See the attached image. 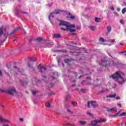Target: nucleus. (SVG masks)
Listing matches in <instances>:
<instances>
[{
    "label": "nucleus",
    "instance_id": "obj_32",
    "mask_svg": "<svg viewBox=\"0 0 126 126\" xmlns=\"http://www.w3.org/2000/svg\"><path fill=\"white\" fill-rule=\"evenodd\" d=\"M126 112H123L121 114H120L119 116L120 117H123L124 116H126Z\"/></svg>",
    "mask_w": 126,
    "mask_h": 126
},
{
    "label": "nucleus",
    "instance_id": "obj_9",
    "mask_svg": "<svg viewBox=\"0 0 126 126\" xmlns=\"http://www.w3.org/2000/svg\"><path fill=\"white\" fill-rule=\"evenodd\" d=\"M97 124H99V123H98V120L93 121L91 123V126H95Z\"/></svg>",
    "mask_w": 126,
    "mask_h": 126
},
{
    "label": "nucleus",
    "instance_id": "obj_18",
    "mask_svg": "<svg viewBox=\"0 0 126 126\" xmlns=\"http://www.w3.org/2000/svg\"><path fill=\"white\" fill-rule=\"evenodd\" d=\"M60 11H61L60 10L55 9L53 11V14H59V13H60Z\"/></svg>",
    "mask_w": 126,
    "mask_h": 126
},
{
    "label": "nucleus",
    "instance_id": "obj_59",
    "mask_svg": "<svg viewBox=\"0 0 126 126\" xmlns=\"http://www.w3.org/2000/svg\"><path fill=\"white\" fill-rule=\"evenodd\" d=\"M0 91H1V92H3L4 91V90H3L2 89H0Z\"/></svg>",
    "mask_w": 126,
    "mask_h": 126
},
{
    "label": "nucleus",
    "instance_id": "obj_20",
    "mask_svg": "<svg viewBox=\"0 0 126 126\" xmlns=\"http://www.w3.org/2000/svg\"><path fill=\"white\" fill-rule=\"evenodd\" d=\"M54 13L53 12L50 13L49 16V20L50 21H51V17H52L53 18H54V17H55V16L53 14Z\"/></svg>",
    "mask_w": 126,
    "mask_h": 126
},
{
    "label": "nucleus",
    "instance_id": "obj_53",
    "mask_svg": "<svg viewBox=\"0 0 126 126\" xmlns=\"http://www.w3.org/2000/svg\"><path fill=\"white\" fill-rule=\"evenodd\" d=\"M2 75V72H1V70H0V76H1Z\"/></svg>",
    "mask_w": 126,
    "mask_h": 126
},
{
    "label": "nucleus",
    "instance_id": "obj_24",
    "mask_svg": "<svg viewBox=\"0 0 126 126\" xmlns=\"http://www.w3.org/2000/svg\"><path fill=\"white\" fill-rule=\"evenodd\" d=\"M95 22H97V23L100 22V21H101V19H100V18L95 17Z\"/></svg>",
    "mask_w": 126,
    "mask_h": 126
},
{
    "label": "nucleus",
    "instance_id": "obj_4",
    "mask_svg": "<svg viewBox=\"0 0 126 126\" xmlns=\"http://www.w3.org/2000/svg\"><path fill=\"white\" fill-rule=\"evenodd\" d=\"M96 101H91L88 102V108H90V104L93 107V108H98L99 104H96Z\"/></svg>",
    "mask_w": 126,
    "mask_h": 126
},
{
    "label": "nucleus",
    "instance_id": "obj_51",
    "mask_svg": "<svg viewBox=\"0 0 126 126\" xmlns=\"http://www.w3.org/2000/svg\"><path fill=\"white\" fill-rule=\"evenodd\" d=\"M108 56H109V57H111V58H112V59H114L113 56H112V55H111V54H110V53H108Z\"/></svg>",
    "mask_w": 126,
    "mask_h": 126
},
{
    "label": "nucleus",
    "instance_id": "obj_61",
    "mask_svg": "<svg viewBox=\"0 0 126 126\" xmlns=\"http://www.w3.org/2000/svg\"><path fill=\"white\" fill-rule=\"evenodd\" d=\"M61 59H58V63H60V62H61Z\"/></svg>",
    "mask_w": 126,
    "mask_h": 126
},
{
    "label": "nucleus",
    "instance_id": "obj_19",
    "mask_svg": "<svg viewBox=\"0 0 126 126\" xmlns=\"http://www.w3.org/2000/svg\"><path fill=\"white\" fill-rule=\"evenodd\" d=\"M107 120L106 119H100L99 120H97V123H105Z\"/></svg>",
    "mask_w": 126,
    "mask_h": 126
},
{
    "label": "nucleus",
    "instance_id": "obj_29",
    "mask_svg": "<svg viewBox=\"0 0 126 126\" xmlns=\"http://www.w3.org/2000/svg\"><path fill=\"white\" fill-rule=\"evenodd\" d=\"M68 31H69L70 32H75V31H76V30L72 29H68Z\"/></svg>",
    "mask_w": 126,
    "mask_h": 126
},
{
    "label": "nucleus",
    "instance_id": "obj_38",
    "mask_svg": "<svg viewBox=\"0 0 126 126\" xmlns=\"http://www.w3.org/2000/svg\"><path fill=\"white\" fill-rule=\"evenodd\" d=\"M61 52H63V53H69L68 51H67V50H62Z\"/></svg>",
    "mask_w": 126,
    "mask_h": 126
},
{
    "label": "nucleus",
    "instance_id": "obj_56",
    "mask_svg": "<svg viewBox=\"0 0 126 126\" xmlns=\"http://www.w3.org/2000/svg\"><path fill=\"white\" fill-rule=\"evenodd\" d=\"M117 11H120V10H121V9H120V8H117Z\"/></svg>",
    "mask_w": 126,
    "mask_h": 126
},
{
    "label": "nucleus",
    "instance_id": "obj_52",
    "mask_svg": "<svg viewBox=\"0 0 126 126\" xmlns=\"http://www.w3.org/2000/svg\"><path fill=\"white\" fill-rule=\"evenodd\" d=\"M65 126H74V125H70V124H65Z\"/></svg>",
    "mask_w": 126,
    "mask_h": 126
},
{
    "label": "nucleus",
    "instance_id": "obj_27",
    "mask_svg": "<svg viewBox=\"0 0 126 126\" xmlns=\"http://www.w3.org/2000/svg\"><path fill=\"white\" fill-rule=\"evenodd\" d=\"M99 41L100 42H102V43H104L105 42V39H104V38L103 37H100L99 39Z\"/></svg>",
    "mask_w": 126,
    "mask_h": 126
},
{
    "label": "nucleus",
    "instance_id": "obj_7",
    "mask_svg": "<svg viewBox=\"0 0 126 126\" xmlns=\"http://www.w3.org/2000/svg\"><path fill=\"white\" fill-rule=\"evenodd\" d=\"M61 25H62L63 26H65L66 28H68V23L65 21H61L59 23V26H61Z\"/></svg>",
    "mask_w": 126,
    "mask_h": 126
},
{
    "label": "nucleus",
    "instance_id": "obj_31",
    "mask_svg": "<svg viewBox=\"0 0 126 126\" xmlns=\"http://www.w3.org/2000/svg\"><path fill=\"white\" fill-rule=\"evenodd\" d=\"M71 104L73 105V106H77V102L75 101H72Z\"/></svg>",
    "mask_w": 126,
    "mask_h": 126
},
{
    "label": "nucleus",
    "instance_id": "obj_14",
    "mask_svg": "<svg viewBox=\"0 0 126 126\" xmlns=\"http://www.w3.org/2000/svg\"><path fill=\"white\" fill-rule=\"evenodd\" d=\"M117 95V94H109L108 95H107L106 97L107 98H115L116 96Z\"/></svg>",
    "mask_w": 126,
    "mask_h": 126
},
{
    "label": "nucleus",
    "instance_id": "obj_39",
    "mask_svg": "<svg viewBox=\"0 0 126 126\" xmlns=\"http://www.w3.org/2000/svg\"><path fill=\"white\" fill-rule=\"evenodd\" d=\"M103 92H105V90H101V91H99L98 92V93H99V94H100V93H103Z\"/></svg>",
    "mask_w": 126,
    "mask_h": 126
},
{
    "label": "nucleus",
    "instance_id": "obj_37",
    "mask_svg": "<svg viewBox=\"0 0 126 126\" xmlns=\"http://www.w3.org/2000/svg\"><path fill=\"white\" fill-rule=\"evenodd\" d=\"M87 114L89 116H90L91 117H93V114H91L89 112H87Z\"/></svg>",
    "mask_w": 126,
    "mask_h": 126
},
{
    "label": "nucleus",
    "instance_id": "obj_55",
    "mask_svg": "<svg viewBox=\"0 0 126 126\" xmlns=\"http://www.w3.org/2000/svg\"><path fill=\"white\" fill-rule=\"evenodd\" d=\"M70 35H72L73 36H74V35H76V33H70Z\"/></svg>",
    "mask_w": 126,
    "mask_h": 126
},
{
    "label": "nucleus",
    "instance_id": "obj_62",
    "mask_svg": "<svg viewBox=\"0 0 126 126\" xmlns=\"http://www.w3.org/2000/svg\"><path fill=\"white\" fill-rule=\"evenodd\" d=\"M62 65H63V67H64V63H62Z\"/></svg>",
    "mask_w": 126,
    "mask_h": 126
},
{
    "label": "nucleus",
    "instance_id": "obj_50",
    "mask_svg": "<svg viewBox=\"0 0 126 126\" xmlns=\"http://www.w3.org/2000/svg\"><path fill=\"white\" fill-rule=\"evenodd\" d=\"M21 13H25V14H28V12H26L21 11Z\"/></svg>",
    "mask_w": 126,
    "mask_h": 126
},
{
    "label": "nucleus",
    "instance_id": "obj_36",
    "mask_svg": "<svg viewBox=\"0 0 126 126\" xmlns=\"http://www.w3.org/2000/svg\"><path fill=\"white\" fill-rule=\"evenodd\" d=\"M31 61L32 62H36V61H37V58H32Z\"/></svg>",
    "mask_w": 126,
    "mask_h": 126
},
{
    "label": "nucleus",
    "instance_id": "obj_58",
    "mask_svg": "<svg viewBox=\"0 0 126 126\" xmlns=\"http://www.w3.org/2000/svg\"><path fill=\"white\" fill-rule=\"evenodd\" d=\"M42 77H43V78H45V79H46V78H47V76H42Z\"/></svg>",
    "mask_w": 126,
    "mask_h": 126
},
{
    "label": "nucleus",
    "instance_id": "obj_12",
    "mask_svg": "<svg viewBox=\"0 0 126 126\" xmlns=\"http://www.w3.org/2000/svg\"><path fill=\"white\" fill-rule=\"evenodd\" d=\"M119 114H120V112H118L116 113L114 115H112L110 114L108 115V116H109V118H116L118 117V116H119Z\"/></svg>",
    "mask_w": 126,
    "mask_h": 126
},
{
    "label": "nucleus",
    "instance_id": "obj_17",
    "mask_svg": "<svg viewBox=\"0 0 126 126\" xmlns=\"http://www.w3.org/2000/svg\"><path fill=\"white\" fill-rule=\"evenodd\" d=\"M89 29L92 30V31H95V30L96 29V27L94 26H89Z\"/></svg>",
    "mask_w": 126,
    "mask_h": 126
},
{
    "label": "nucleus",
    "instance_id": "obj_8",
    "mask_svg": "<svg viewBox=\"0 0 126 126\" xmlns=\"http://www.w3.org/2000/svg\"><path fill=\"white\" fill-rule=\"evenodd\" d=\"M38 67L40 72H45V71H47V68L45 67L44 66L40 67L38 66Z\"/></svg>",
    "mask_w": 126,
    "mask_h": 126
},
{
    "label": "nucleus",
    "instance_id": "obj_15",
    "mask_svg": "<svg viewBox=\"0 0 126 126\" xmlns=\"http://www.w3.org/2000/svg\"><path fill=\"white\" fill-rule=\"evenodd\" d=\"M107 35H108V33H110V32L112 31V27L110 26H108L107 27Z\"/></svg>",
    "mask_w": 126,
    "mask_h": 126
},
{
    "label": "nucleus",
    "instance_id": "obj_13",
    "mask_svg": "<svg viewBox=\"0 0 126 126\" xmlns=\"http://www.w3.org/2000/svg\"><path fill=\"white\" fill-rule=\"evenodd\" d=\"M78 123H79V125H80L81 126H85V125H86V124H87V122H86V121H79Z\"/></svg>",
    "mask_w": 126,
    "mask_h": 126
},
{
    "label": "nucleus",
    "instance_id": "obj_45",
    "mask_svg": "<svg viewBox=\"0 0 126 126\" xmlns=\"http://www.w3.org/2000/svg\"><path fill=\"white\" fill-rule=\"evenodd\" d=\"M86 79H89V80H91V77H87Z\"/></svg>",
    "mask_w": 126,
    "mask_h": 126
},
{
    "label": "nucleus",
    "instance_id": "obj_6",
    "mask_svg": "<svg viewBox=\"0 0 126 126\" xmlns=\"http://www.w3.org/2000/svg\"><path fill=\"white\" fill-rule=\"evenodd\" d=\"M100 65H102L103 66H105L106 67L108 66H110V64L108 63V62L107 60H102L101 62L99 63Z\"/></svg>",
    "mask_w": 126,
    "mask_h": 126
},
{
    "label": "nucleus",
    "instance_id": "obj_10",
    "mask_svg": "<svg viewBox=\"0 0 126 126\" xmlns=\"http://www.w3.org/2000/svg\"><path fill=\"white\" fill-rule=\"evenodd\" d=\"M67 14H68V15L70 16V19H71L72 20H74V19H75V16H74V15H72V14L70 13V12H67Z\"/></svg>",
    "mask_w": 126,
    "mask_h": 126
},
{
    "label": "nucleus",
    "instance_id": "obj_5",
    "mask_svg": "<svg viewBox=\"0 0 126 126\" xmlns=\"http://www.w3.org/2000/svg\"><path fill=\"white\" fill-rule=\"evenodd\" d=\"M126 78H124V77H120L118 80H117V82H118V83L119 84H120V85H122L123 84H125V83H126Z\"/></svg>",
    "mask_w": 126,
    "mask_h": 126
},
{
    "label": "nucleus",
    "instance_id": "obj_16",
    "mask_svg": "<svg viewBox=\"0 0 126 126\" xmlns=\"http://www.w3.org/2000/svg\"><path fill=\"white\" fill-rule=\"evenodd\" d=\"M72 61H74V60L71 59H65V60H64V63H70V62H72Z\"/></svg>",
    "mask_w": 126,
    "mask_h": 126
},
{
    "label": "nucleus",
    "instance_id": "obj_63",
    "mask_svg": "<svg viewBox=\"0 0 126 126\" xmlns=\"http://www.w3.org/2000/svg\"><path fill=\"white\" fill-rule=\"evenodd\" d=\"M67 112H68V113H70V112H71V111H70V110L68 109V110H67Z\"/></svg>",
    "mask_w": 126,
    "mask_h": 126
},
{
    "label": "nucleus",
    "instance_id": "obj_23",
    "mask_svg": "<svg viewBox=\"0 0 126 126\" xmlns=\"http://www.w3.org/2000/svg\"><path fill=\"white\" fill-rule=\"evenodd\" d=\"M35 41H37V42H41V41H43V38H42V37H38L35 39Z\"/></svg>",
    "mask_w": 126,
    "mask_h": 126
},
{
    "label": "nucleus",
    "instance_id": "obj_35",
    "mask_svg": "<svg viewBox=\"0 0 126 126\" xmlns=\"http://www.w3.org/2000/svg\"><path fill=\"white\" fill-rule=\"evenodd\" d=\"M121 125V126H126V124L125 122H122L121 124H119L118 126H120Z\"/></svg>",
    "mask_w": 126,
    "mask_h": 126
},
{
    "label": "nucleus",
    "instance_id": "obj_47",
    "mask_svg": "<svg viewBox=\"0 0 126 126\" xmlns=\"http://www.w3.org/2000/svg\"><path fill=\"white\" fill-rule=\"evenodd\" d=\"M117 106H119V107H120V108H122V105L120 103H118Z\"/></svg>",
    "mask_w": 126,
    "mask_h": 126
},
{
    "label": "nucleus",
    "instance_id": "obj_1",
    "mask_svg": "<svg viewBox=\"0 0 126 126\" xmlns=\"http://www.w3.org/2000/svg\"><path fill=\"white\" fill-rule=\"evenodd\" d=\"M19 29H21V27H17L14 29L10 33H8V32L6 31V30L4 29L3 27H1L0 28V37H1V35L3 34L5 38V40H6L8 36H14V35L16 34V32H17Z\"/></svg>",
    "mask_w": 126,
    "mask_h": 126
},
{
    "label": "nucleus",
    "instance_id": "obj_41",
    "mask_svg": "<svg viewBox=\"0 0 126 126\" xmlns=\"http://www.w3.org/2000/svg\"><path fill=\"white\" fill-rule=\"evenodd\" d=\"M120 23H121V24H125V23H124V20H120Z\"/></svg>",
    "mask_w": 126,
    "mask_h": 126
},
{
    "label": "nucleus",
    "instance_id": "obj_43",
    "mask_svg": "<svg viewBox=\"0 0 126 126\" xmlns=\"http://www.w3.org/2000/svg\"><path fill=\"white\" fill-rule=\"evenodd\" d=\"M77 29H78V30H80V29H81V27H80V26H77Z\"/></svg>",
    "mask_w": 126,
    "mask_h": 126
},
{
    "label": "nucleus",
    "instance_id": "obj_60",
    "mask_svg": "<svg viewBox=\"0 0 126 126\" xmlns=\"http://www.w3.org/2000/svg\"><path fill=\"white\" fill-rule=\"evenodd\" d=\"M2 126H9L8 125H3Z\"/></svg>",
    "mask_w": 126,
    "mask_h": 126
},
{
    "label": "nucleus",
    "instance_id": "obj_11",
    "mask_svg": "<svg viewBox=\"0 0 126 126\" xmlns=\"http://www.w3.org/2000/svg\"><path fill=\"white\" fill-rule=\"evenodd\" d=\"M5 122H8L9 123V121H7L6 119H4L2 117L0 116V123H4Z\"/></svg>",
    "mask_w": 126,
    "mask_h": 126
},
{
    "label": "nucleus",
    "instance_id": "obj_28",
    "mask_svg": "<svg viewBox=\"0 0 126 126\" xmlns=\"http://www.w3.org/2000/svg\"><path fill=\"white\" fill-rule=\"evenodd\" d=\"M45 106L47 108H50V107H51V104H50L49 102H47L45 104Z\"/></svg>",
    "mask_w": 126,
    "mask_h": 126
},
{
    "label": "nucleus",
    "instance_id": "obj_22",
    "mask_svg": "<svg viewBox=\"0 0 126 126\" xmlns=\"http://www.w3.org/2000/svg\"><path fill=\"white\" fill-rule=\"evenodd\" d=\"M69 27H70V28H75V25H73H73H70L68 23V28H69Z\"/></svg>",
    "mask_w": 126,
    "mask_h": 126
},
{
    "label": "nucleus",
    "instance_id": "obj_34",
    "mask_svg": "<svg viewBox=\"0 0 126 126\" xmlns=\"http://www.w3.org/2000/svg\"><path fill=\"white\" fill-rule=\"evenodd\" d=\"M61 30H63L64 31H68V28L64 29L63 28H61Z\"/></svg>",
    "mask_w": 126,
    "mask_h": 126
},
{
    "label": "nucleus",
    "instance_id": "obj_2",
    "mask_svg": "<svg viewBox=\"0 0 126 126\" xmlns=\"http://www.w3.org/2000/svg\"><path fill=\"white\" fill-rule=\"evenodd\" d=\"M7 92L8 93V94H10V95H12V96H14V95H16V94H17L21 98L22 97V96H23V94H22L21 93L17 92L15 88H14L13 87H12L7 90Z\"/></svg>",
    "mask_w": 126,
    "mask_h": 126
},
{
    "label": "nucleus",
    "instance_id": "obj_54",
    "mask_svg": "<svg viewBox=\"0 0 126 126\" xmlns=\"http://www.w3.org/2000/svg\"><path fill=\"white\" fill-rule=\"evenodd\" d=\"M75 78H77V73H75Z\"/></svg>",
    "mask_w": 126,
    "mask_h": 126
},
{
    "label": "nucleus",
    "instance_id": "obj_3",
    "mask_svg": "<svg viewBox=\"0 0 126 126\" xmlns=\"http://www.w3.org/2000/svg\"><path fill=\"white\" fill-rule=\"evenodd\" d=\"M123 75V72L121 71H117L114 74L111 75V77L113 78V79H119L120 77Z\"/></svg>",
    "mask_w": 126,
    "mask_h": 126
},
{
    "label": "nucleus",
    "instance_id": "obj_40",
    "mask_svg": "<svg viewBox=\"0 0 126 126\" xmlns=\"http://www.w3.org/2000/svg\"><path fill=\"white\" fill-rule=\"evenodd\" d=\"M13 68H15V69H17L18 71H19V68H18L17 67V66H14Z\"/></svg>",
    "mask_w": 126,
    "mask_h": 126
},
{
    "label": "nucleus",
    "instance_id": "obj_21",
    "mask_svg": "<svg viewBox=\"0 0 126 126\" xmlns=\"http://www.w3.org/2000/svg\"><path fill=\"white\" fill-rule=\"evenodd\" d=\"M107 109H108V110H107V112H112V111H114V110H117V108H116V107H113L111 109L107 108Z\"/></svg>",
    "mask_w": 126,
    "mask_h": 126
},
{
    "label": "nucleus",
    "instance_id": "obj_44",
    "mask_svg": "<svg viewBox=\"0 0 126 126\" xmlns=\"http://www.w3.org/2000/svg\"><path fill=\"white\" fill-rule=\"evenodd\" d=\"M116 100H121V97L120 96H118L116 97Z\"/></svg>",
    "mask_w": 126,
    "mask_h": 126
},
{
    "label": "nucleus",
    "instance_id": "obj_57",
    "mask_svg": "<svg viewBox=\"0 0 126 126\" xmlns=\"http://www.w3.org/2000/svg\"><path fill=\"white\" fill-rule=\"evenodd\" d=\"M33 40V38H31L29 39V41H32Z\"/></svg>",
    "mask_w": 126,
    "mask_h": 126
},
{
    "label": "nucleus",
    "instance_id": "obj_25",
    "mask_svg": "<svg viewBox=\"0 0 126 126\" xmlns=\"http://www.w3.org/2000/svg\"><path fill=\"white\" fill-rule=\"evenodd\" d=\"M53 36L55 38H60V37H61V34H54Z\"/></svg>",
    "mask_w": 126,
    "mask_h": 126
},
{
    "label": "nucleus",
    "instance_id": "obj_64",
    "mask_svg": "<svg viewBox=\"0 0 126 126\" xmlns=\"http://www.w3.org/2000/svg\"><path fill=\"white\" fill-rule=\"evenodd\" d=\"M124 52H126V53H124V56H126V51H124Z\"/></svg>",
    "mask_w": 126,
    "mask_h": 126
},
{
    "label": "nucleus",
    "instance_id": "obj_30",
    "mask_svg": "<svg viewBox=\"0 0 126 126\" xmlns=\"http://www.w3.org/2000/svg\"><path fill=\"white\" fill-rule=\"evenodd\" d=\"M85 11H90V10H91V8H90V7H86L85 8Z\"/></svg>",
    "mask_w": 126,
    "mask_h": 126
},
{
    "label": "nucleus",
    "instance_id": "obj_33",
    "mask_svg": "<svg viewBox=\"0 0 126 126\" xmlns=\"http://www.w3.org/2000/svg\"><path fill=\"white\" fill-rule=\"evenodd\" d=\"M126 11V8H124L122 10V13L124 14V13H125Z\"/></svg>",
    "mask_w": 126,
    "mask_h": 126
},
{
    "label": "nucleus",
    "instance_id": "obj_49",
    "mask_svg": "<svg viewBox=\"0 0 126 126\" xmlns=\"http://www.w3.org/2000/svg\"><path fill=\"white\" fill-rule=\"evenodd\" d=\"M110 9H111V10H114V6H111L110 7Z\"/></svg>",
    "mask_w": 126,
    "mask_h": 126
},
{
    "label": "nucleus",
    "instance_id": "obj_26",
    "mask_svg": "<svg viewBox=\"0 0 126 126\" xmlns=\"http://www.w3.org/2000/svg\"><path fill=\"white\" fill-rule=\"evenodd\" d=\"M108 42H110V43H116V41H115V39H108Z\"/></svg>",
    "mask_w": 126,
    "mask_h": 126
},
{
    "label": "nucleus",
    "instance_id": "obj_48",
    "mask_svg": "<svg viewBox=\"0 0 126 126\" xmlns=\"http://www.w3.org/2000/svg\"><path fill=\"white\" fill-rule=\"evenodd\" d=\"M69 53L70 54H74V53H76V52L70 51V52H69Z\"/></svg>",
    "mask_w": 126,
    "mask_h": 126
},
{
    "label": "nucleus",
    "instance_id": "obj_42",
    "mask_svg": "<svg viewBox=\"0 0 126 126\" xmlns=\"http://www.w3.org/2000/svg\"><path fill=\"white\" fill-rule=\"evenodd\" d=\"M36 93H37V92H35V91L32 92V94H33V95H36Z\"/></svg>",
    "mask_w": 126,
    "mask_h": 126
},
{
    "label": "nucleus",
    "instance_id": "obj_46",
    "mask_svg": "<svg viewBox=\"0 0 126 126\" xmlns=\"http://www.w3.org/2000/svg\"><path fill=\"white\" fill-rule=\"evenodd\" d=\"M19 120L20 121V122H23V121H24V120H23V118H19Z\"/></svg>",
    "mask_w": 126,
    "mask_h": 126
}]
</instances>
